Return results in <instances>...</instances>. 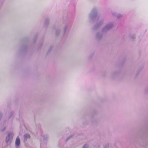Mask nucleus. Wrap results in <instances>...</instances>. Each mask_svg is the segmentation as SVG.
Returning <instances> with one entry per match:
<instances>
[{
	"label": "nucleus",
	"instance_id": "obj_1",
	"mask_svg": "<svg viewBox=\"0 0 148 148\" xmlns=\"http://www.w3.org/2000/svg\"><path fill=\"white\" fill-rule=\"evenodd\" d=\"M88 20L90 22L97 21L95 27L97 28L102 24L103 20H102L97 15V10L96 8H93L90 13Z\"/></svg>",
	"mask_w": 148,
	"mask_h": 148
},
{
	"label": "nucleus",
	"instance_id": "obj_10",
	"mask_svg": "<svg viewBox=\"0 0 148 148\" xmlns=\"http://www.w3.org/2000/svg\"><path fill=\"white\" fill-rule=\"evenodd\" d=\"M71 137V136H70L69 137H68L66 139V141H68Z\"/></svg>",
	"mask_w": 148,
	"mask_h": 148
},
{
	"label": "nucleus",
	"instance_id": "obj_5",
	"mask_svg": "<svg viewBox=\"0 0 148 148\" xmlns=\"http://www.w3.org/2000/svg\"><path fill=\"white\" fill-rule=\"evenodd\" d=\"M29 135L27 134H26L24 135V138L26 139H27L29 138Z\"/></svg>",
	"mask_w": 148,
	"mask_h": 148
},
{
	"label": "nucleus",
	"instance_id": "obj_7",
	"mask_svg": "<svg viewBox=\"0 0 148 148\" xmlns=\"http://www.w3.org/2000/svg\"><path fill=\"white\" fill-rule=\"evenodd\" d=\"M49 23V20L48 19H46L45 21V23L47 25Z\"/></svg>",
	"mask_w": 148,
	"mask_h": 148
},
{
	"label": "nucleus",
	"instance_id": "obj_2",
	"mask_svg": "<svg viewBox=\"0 0 148 148\" xmlns=\"http://www.w3.org/2000/svg\"><path fill=\"white\" fill-rule=\"evenodd\" d=\"M13 136V133L12 132H8L5 139V142L7 144H10L12 141Z\"/></svg>",
	"mask_w": 148,
	"mask_h": 148
},
{
	"label": "nucleus",
	"instance_id": "obj_14",
	"mask_svg": "<svg viewBox=\"0 0 148 148\" xmlns=\"http://www.w3.org/2000/svg\"><path fill=\"white\" fill-rule=\"evenodd\" d=\"M101 35L100 36H99V35H98V34H97V37H99H99H101Z\"/></svg>",
	"mask_w": 148,
	"mask_h": 148
},
{
	"label": "nucleus",
	"instance_id": "obj_11",
	"mask_svg": "<svg viewBox=\"0 0 148 148\" xmlns=\"http://www.w3.org/2000/svg\"><path fill=\"white\" fill-rule=\"evenodd\" d=\"M66 28H67L66 27L64 28V34H65L66 33Z\"/></svg>",
	"mask_w": 148,
	"mask_h": 148
},
{
	"label": "nucleus",
	"instance_id": "obj_9",
	"mask_svg": "<svg viewBox=\"0 0 148 148\" xmlns=\"http://www.w3.org/2000/svg\"><path fill=\"white\" fill-rule=\"evenodd\" d=\"M47 136H43V140H45L46 139V138H47Z\"/></svg>",
	"mask_w": 148,
	"mask_h": 148
},
{
	"label": "nucleus",
	"instance_id": "obj_12",
	"mask_svg": "<svg viewBox=\"0 0 148 148\" xmlns=\"http://www.w3.org/2000/svg\"><path fill=\"white\" fill-rule=\"evenodd\" d=\"M5 127H4L1 130V131L3 132V131H4L5 130Z\"/></svg>",
	"mask_w": 148,
	"mask_h": 148
},
{
	"label": "nucleus",
	"instance_id": "obj_4",
	"mask_svg": "<svg viewBox=\"0 0 148 148\" xmlns=\"http://www.w3.org/2000/svg\"><path fill=\"white\" fill-rule=\"evenodd\" d=\"M20 141L19 138L18 137H17L15 141V145L16 146H18L20 144Z\"/></svg>",
	"mask_w": 148,
	"mask_h": 148
},
{
	"label": "nucleus",
	"instance_id": "obj_6",
	"mask_svg": "<svg viewBox=\"0 0 148 148\" xmlns=\"http://www.w3.org/2000/svg\"><path fill=\"white\" fill-rule=\"evenodd\" d=\"M88 145L87 144H86L84 145L83 147V148H88Z\"/></svg>",
	"mask_w": 148,
	"mask_h": 148
},
{
	"label": "nucleus",
	"instance_id": "obj_3",
	"mask_svg": "<svg viewBox=\"0 0 148 148\" xmlns=\"http://www.w3.org/2000/svg\"><path fill=\"white\" fill-rule=\"evenodd\" d=\"M112 26L113 25L112 24H108L103 28L102 32H106L111 28Z\"/></svg>",
	"mask_w": 148,
	"mask_h": 148
},
{
	"label": "nucleus",
	"instance_id": "obj_15",
	"mask_svg": "<svg viewBox=\"0 0 148 148\" xmlns=\"http://www.w3.org/2000/svg\"><path fill=\"white\" fill-rule=\"evenodd\" d=\"M12 114H13V113H11V115H12Z\"/></svg>",
	"mask_w": 148,
	"mask_h": 148
},
{
	"label": "nucleus",
	"instance_id": "obj_8",
	"mask_svg": "<svg viewBox=\"0 0 148 148\" xmlns=\"http://www.w3.org/2000/svg\"><path fill=\"white\" fill-rule=\"evenodd\" d=\"M122 15L120 14H118L117 15V17L118 18H119L122 16Z\"/></svg>",
	"mask_w": 148,
	"mask_h": 148
},
{
	"label": "nucleus",
	"instance_id": "obj_13",
	"mask_svg": "<svg viewBox=\"0 0 148 148\" xmlns=\"http://www.w3.org/2000/svg\"><path fill=\"white\" fill-rule=\"evenodd\" d=\"M2 116V114L0 112V119L1 118Z\"/></svg>",
	"mask_w": 148,
	"mask_h": 148
}]
</instances>
